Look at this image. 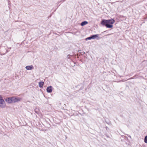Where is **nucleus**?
I'll return each mask as SVG.
<instances>
[{
	"mask_svg": "<svg viewBox=\"0 0 147 147\" xmlns=\"http://www.w3.org/2000/svg\"><path fill=\"white\" fill-rule=\"evenodd\" d=\"M115 21L113 19L111 20H102L101 21V24L103 26H105L107 28H112L113 24L115 22Z\"/></svg>",
	"mask_w": 147,
	"mask_h": 147,
	"instance_id": "1",
	"label": "nucleus"
},
{
	"mask_svg": "<svg viewBox=\"0 0 147 147\" xmlns=\"http://www.w3.org/2000/svg\"><path fill=\"white\" fill-rule=\"evenodd\" d=\"M5 106V102L2 96L0 95V107L2 108H4Z\"/></svg>",
	"mask_w": 147,
	"mask_h": 147,
	"instance_id": "2",
	"label": "nucleus"
},
{
	"mask_svg": "<svg viewBox=\"0 0 147 147\" xmlns=\"http://www.w3.org/2000/svg\"><path fill=\"white\" fill-rule=\"evenodd\" d=\"M21 99L19 97H12L13 103L18 102L21 100Z\"/></svg>",
	"mask_w": 147,
	"mask_h": 147,
	"instance_id": "3",
	"label": "nucleus"
},
{
	"mask_svg": "<svg viewBox=\"0 0 147 147\" xmlns=\"http://www.w3.org/2000/svg\"><path fill=\"white\" fill-rule=\"evenodd\" d=\"M12 97L8 98H6L5 100L6 102H7L9 103H13L12 100Z\"/></svg>",
	"mask_w": 147,
	"mask_h": 147,
	"instance_id": "4",
	"label": "nucleus"
},
{
	"mask_svg": "<svg viewBox=\"0 0 147 147\" xmlns=\"http://www.w3.org/2000/svg\"><path fill=\"white\" fill-rule=\"evenodd\" d=\"M47 91L48 93H51L52 91V86H49L47 88Z\"/></svg>",
	"mask_w": 147,
	"mask_h": 147,
	"instance_id": "5",
	"label": "nucleus"
},
{
	"mask_svg": "<svg viewBox=\"0 0 147 147\" xmlns=\"http://www.w3.org/2000/svg\"><path fill=\"white\" fill-rule=\"evenodd\" d=\"M25 68L27 70H31L34 69V67L32 65H29L26 66Z\"/></svg>",
	"mask_w": 147,
	"mask_h": 147,
	"instance_id": "6",
	"label": "nucleus"
},
{
	"mask_svg": "<svg viewBox=\"0 0 147 147\" xmlns=\"http://www.w3.org/2000/svg\"><path fill=\"white\" fill-rule=\"evenodd\" d=\"M92 39H94L96 38H97V39H99L98 37V34H97L95 35H93L91 36Z\"/></svg>",
	"mask_w": 147,
	"mask_h": 147,
	"instance_id": "7",
	"label": "nucleus"
},
{
	"mask_svg": "<svg viewBox=\"0 0 147 147\" xmlns=\"http://www.w3.org/2000/svg\"><path fill=\"white\" fill-rule=\"evenodd\" d=\"M44 84V82L42 81L40 82H39V86L40 88H42L43 87V86Z\"/></svg>",
	"mask_w": 147,
	"mask_h": 147,
	"instance_id": "8",
	"label": "nucleus"
},
{
	"mask_svg": "<svg viewBox=\"0 0 147 147\" xmlns=\"http://www.w3.org/2000/svg\"><path fill=\"white\" fill-rule=\"evenodd\" d=\"M88 23V22H87L85 21L82 22L81 23V25L82 26H83L86 25V24H87Z\"/></svg>",
	"mask_w": 147,
	"mask_h": 147,
	"instance_id": "9",
	"label": "nucleus"
},
{
	"mask_svg": "<svg viewBox=\"0 0 147 147\" xmlns=\"http://www.w3.org/2000/svg\"><path fill=\"white\" fill-rule=\"evenodd\" d=\"M144 142L147 144V136H146L144 138Z\"/></svg>",
	"mask_w": 147,
	"mask_h": 147,
	"instance_id": "10",
	"label": "nucleus"
},
{
	"mask_svg": "<svg viewBox=\"0 0 147 147\" xmlns=\"http://www.w3.org/2000/svg\"><path fill=\"white\" fill-rule=\"evenodd\" d=\"M91 39H92V38L91 36H90L89 37H88V38H86V40H90Z\"/></svg>",
	"mask_w": 147,
	"mask_h": 147,
	"instance_id": "11",
	"label": "nucleus"
},
{
	"mask_svg": "<svg viewBox=\"0 0 147 147\" xmlns=\"http://www.w3.org/2000/svg\"><path fill=\"white\" fill-rule=\"evenodd\" d=\"M65 0H63V2H64Z\"/></svg>",
	"mask_w": 147,
	"mask_h": 147,
	"instance_id": "12",
	"label": "nucleus"
},
{
	"mask_svg": "<svg viewBox=\"0 0 147 147\" xmlns=\"http://www.w3.org/2000/svg\"><path fill=\"white\" fill-rule=\"evenodd\" d=\"M106 129H107V127H106Z\"/></svg>",
	"mask_w": 147,
	"mask_h": 147,
	"instance_id": "13",
	"label": "nucleus"
}]
</instances>
